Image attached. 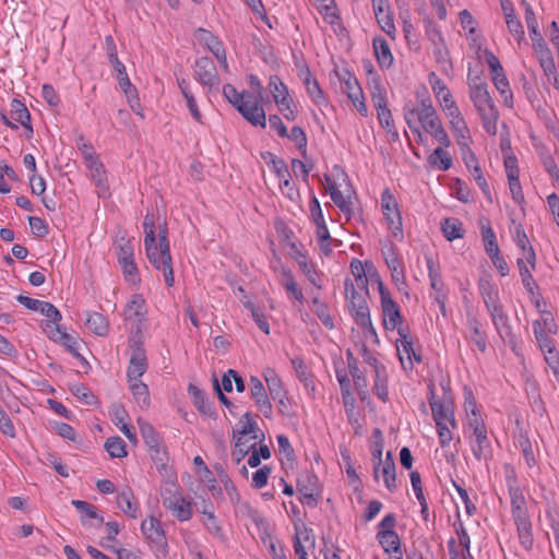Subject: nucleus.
<instances>
[{"label":"nucleus","mask_w":559,"mask_h":559,"mask_svg":"<svg viewBox=\"0 0 559 559\" xmlns=\"http://www.w3.org/2000/svg\"><path fill=\"white\" fill-rule=\"evenodd\" d=\"M348 311L358 326L369 325L371 317L367 300H358V304L348 308Z\"/></svg>","instance_id":"44"},{"label":"nucleus","mask_w":559,"mask_h":559,"mask_svg":"<svg viewBox=\"0 0 559 559\" xmlns=\"http://www.w3.org/2000/svg\"><path fill=\"white\" fill-rule=\"evenodd\" d=\"M493 322V325L496 326L497 329V332L499 333V335L501 336V338L507 342L511 348L515 352V347H516V336L515 334L512 332V328L509 323V318L508 316L506 314L503 317V319L501 320H497V321H492Z\"/></svg>","instance_id":"47"},{"label":"nucleus","mask_w":559,"mask_h":559,"mask_svg":"<svg viewBox=\"0 0 559 559\" xmlns=\"http://www.w3.org/2000/svg\"><path fill=\"white\" fill-rule=\"evenodd\" d=\"M250 393L258 408L266 418H271L273 414V407L269 400L266 390L258 377L252 376L250 378Z\"/></svg>","instance_id":"15"},{"label":"nucleus","mask_w":559,"mask_h":559,"mask_svg":"<svg viewBox=\"0 0 559 559\" xmlns=\"http://www.w3.org/2000/svg\"><path fill=\"white\" fill-rule=\"evenodd\" d=\"M145 299L140 294H134L123 310L126 321H134L138 323L136 334H141L140 324L145 320Z\"/></svg>","instance_id":"17"},{"label":"nucleus","mask_w":559,"mask_h":559,"mask_svg":"<svg viewBox=\"0 0 559 559\" xmlns=\"http://www.w3.org/2000/svg\"><path fill=\"white\" fill-rule=\"evenodd\" d=\"M203 514L206 515V520L204 521V526L207 532L212 534L214 537L219 539L222 543L227 542V536L225 535L223 527L219 522L216 520L214 513L212 511L203 510Z\"/></svg>","instance_id":"53"},{"label":"nucleus","mask_w":559,"mask_h":559,"mask_svg":"<svg viewBox=\"0 0 559 559\" xmlns=\"http://www.w3.org/2000/svg\"><path fill=\"white\" fill-rule=\"evenodd\" d=\"M516 264L519 267L522 284L526 292L528 293L531 301L534 304L537 310H540V307H545L546 302L542 297L538 284L533 277L534 270L527 262L524 261L523 258H518Z\"/></svg>","instance_id":"9"},{"label":"nucleus","mask_w":559,"mask_h":559,"mask_svg":"<svg viewBox=\"0 0 559 559\" xmlns=\"http://www.w3.org/2000/svg\"><path fill=\"white\" fill-rule=\"evenodd\" d=\"M264 380L266 382L270 394L274 401H276L278 396H282L283 394L286 393L283 388L282 380L276 374L274 369L267 368L264 371Z\"/></svg>","instance_id":"45"},{"label":"nucleus","mask_w":559,"mask_h":559,"mask_svg":"<svg viewBox=\"0 0 559 559\" xmlns=\"http://www.w3.org/2000/svg\"><path fill=\"white\" fill-rule=\"evenodd\" d=\"M381 207L383 215L386 219L389 228L392 230L393 235L396 237L397 234H403L402 228V216L399 211V205L395 197L391 193L389 189H385L381 195Z\"/></svg>","instance_id":"10"},{"label":"nucleus","mask_w":559,"mask_h":559,"mask_svg":"<svg viewBox=\"0 0 559 559\" xmlns=\"http://www.w3.org/2000/svg\"><path fill=\"white\" fill-rule=\"evenodd\" d=\"M428 160L432 166L442 171H445L452 167V159L442 147H437L429 156Z\"/></svg>","instance_id":"55"},{"label":"nucleus","mask_w":559,"mask_h":559,"mask_svg":"<svg viewBox=\"0 0 559 559\" xmlns=\"http://www.w3.org/2000/svg\"><path fill=\"white\" fill-rule=\"evenodd\" d=\"M112 68L117 72V80L119 83V86L124 92L126 96L129 99V103H132L133 100L139 102L136 88L131 84L128 73L126 71L124 64L118 59V63H110Z\"/></svg>","instance_id":"26"},{"label":"nucleus","mask_w":559,"mask_h":559,"mask_svg":"<svg viewBox=\"0 0 559 559\" xmlns=\"http://www.w3.org/2000/svg\"><path fill=\"white\" fill-rule=\"evenodd\" d=\"M144 247L150 263L164 273L165 283L168 287L174 285V270L170 254V243L168 239L167 222H158V246L156 243V217L153 211H147L144 221Z\"/></svg>","instance_id":"1"},{"label":"nucleus","mask_w":559,"mask_h":559,"mask_svg":"<svg viewBox=\"0 0 559 559\" xmlns=\"http://www.w3.org/2000/svg\"><path fill=\"white\" fill-rule=\"evenodd\" d=\"M381 310L383 316V326L386 330L393 331L404 329L402 326V314L400 306L393 300L391 294H383L380 298Z\"/></svg>","instance_id":"11"},{"label":"nucleus","mask_w":559,"mask_h":559,"mask_svg":"<svg viewBox=\"0 0 559 559\" xmlns=\"http://www.w3.org/2000/svg\"><path fill=\"white\" fill-rule=\"evenodd\" d=\"M472 441L473 455L477 461H487L491 457V445L487 436V430L473 435Z\"/></svg>","instance_id":"27"},{"label":"nucleus","mask_w":559,"mask_h":559,"mask_svg":"<svg viewBox=\"0 0 559 559\" xmlns=\"http://www.w3.org/2000/svg\"><path fill=\"white\" fill-rule=\"evenodd\" d=\"M129 346L131 350L127 377L128 380H139L147 370V358L143 346L142 335L136 334L130 338Z\"/></svg>","instance_id":"7"},{"label":"nucleus","mask_w":559,"mask_h":559,"mask_svg":"<svg viewBox=\"0 0 559 559\" xmlns=\"http://www.w3.org/2000/svg\"><path fill=\"white\" fill-rule=\"evenodd\" d=\"M165 509L180 522L189 521L192 518V504L183 496L168 501Z\"/></svg>","instance_id":"25"},{"label":"nucleus","mask_w":559,"mask_h":559,"mask_svg":"<svg viewBox=\"0 0 559 559\" xmlns=\"http://www.w3.org/2000/svg\"><path fill=\"white\" fill-rule=\"evenodd\" d=\"M504 168L509 181V188L512 199L515 203L522 204L524 202V194L520 182V171L518 167V159L515 156H507L504 158Z\"/></svg>","instance_id":"13"},{"label":"nucleus","mask_w":559,"mask_h":559,"mask_svg":"<svg viewBox=\"0 0 559 559\" xmlns=\"http://www.w3.org/2000/svg\"><path fill=\"white\" fill-rule=\"evenodd\" d=\"M117 506L128 516L132 519L138 518V503L134 500L133 492L129 487L118 493Z\"/></svg>","instance_id":"34"},{"label":"nucleus","mask_w":559,"mask_h":559,"mask_svg":"<svg viewBox=\"0 0 559 559\" xmlns=\"http://www.w3.org/2000/svg\"><path fill=\"white\" fill-rule=\"evenodd\" d=\"M382 475L386 489L394 492L397 488L396 485V466L391 451L385 454V460L382 461Z\"/></svg>","instance_id":"30"},{"label":"nucleus","mask_w":559,"mask_h":559,"mask_svg":"<svg viewBox=\"0 0 559 559\" xmlns=\"http://www.w3.org/2000/svg\"><path fill=\"white\" fill-rule=\"evenodd\" d=\"M215 469L217 472L218 478L221 483L224 486V489L226 490L230 501L235 504L239 503L240 501V493L238 492L236 486L234 485L233 480L228 476L227 472L222 466H215Z\"/></svg>","instance_id":"51"},{"label":"nucleus","mask_w":559,"mask_h":559,"mask_svg":"<svg viewBox=\"0 0 559 559\" xmlns=\"http://www.w3.org/2000/svg\"><path fill=\"white\" fill-rule=\"evenodd\" d=\"M516 526L518 537L521 546L530 551L534 546V535L531 516L513 520Z\"/></svg>","instance_id":"22"},{"label":"nucleus","mask_w":559,"mask_h":559,"mask_svg":"<svg viewBox=\"0 0 559 559\" xmlns=\"http://www.w3.org/2000/svg\"><path fill=\"white\" fill-rule=\"evenodd\" d=\"M312 304L314 306V313L321 320L324 326L332 329L334 328L333 318L329 312V307L325 302L321 301L318 297L312 299Z\"/></svg>","instance_id":"61"},{"label":"nucleus","mask_w":559,"mask_h":559,"mask_svg":"<svg viewBox=\"0 0 559 559\" xmlns=\"http://www.w3.org/2000/svg\"><path fill=\"white\" fill-rule=\"evenodd\" d=\"M511 514L513 520L528 516V510L526 507V499L521 488L509 491Z\"/></svg>","instance_id":"35"},{"label":"nucleus","mask_w":559,"mask_h":559,"mask_svg":"<svg viewBox=\"0 0 559 559\" xmlns=\"http://www.w3.org/2000/svg\"><path fill=\"white\" fill-rule=\"evenodd\" d=\"M293 248L295 249L294 259L298 263L300 270L305 274V276L308 278V281L314 285L317 288H321V284L319 282L318 272L316 269L314 263L311 261H308V258L306 253L299 249L296 248L295 245H293Z\"/></svg>","instance_id":"23"},{"label":"nucleus","mask_w":559,"mask_h":559,"mask_svg":"<svg viewBox=\"0 0 559 559\" xmlns=\"http://www.w3.org/2000/svg\"><path fill=\"white\" fill-rule=\"evenodd\" d=\"M467 328L472 333V341L476 344L481 353H485L487 349L486 334L481 331V323L477 317L469 314L467 316Z\"/></svg>","instance_id":"37"},{"label":"nucleus","mask_w":559,"mask_h":559,"mask_svg":"<svg viewBox=\"0 0 559 559\" xmlns=\"http://www.w3.org/2000/svg\"><path fill=\"white\" fill-rule=\"evenodd\" d=\"M299 76L301 78L304 85L307 90L309 97L318 106H326L328 98L322 91L318 80L312 76L309 67L305 66L299 70Z\"/></svg>","instance_id":"14"},{"label":"nucleus","mask_w":559,"mask_h":559,"mask_svg":"<svg viewBox=\"0 0 559 559\" xmlns=\"http://www.w3.org/2000/svg\"><path fill=\"white\" fill-rule=\"evenodd\" d=\"M117 260L126 281L133 284L140 282L139 270L134 261V248L130 239H121L117 247Z\"/></svg>","instance_id":"8"},{"label":"nucleus","mask_w":559,"mask_h":559,"mask_svg":"<svg viewBox=\"0 0 559 559\" xmlns=\"http://www.w3.org/2000/svg\"><path fill=\"white\" fill-rule=\"evenodd\" d=\"M104 447L111 457L121 459L128 454L126 450V442L118 436L108 438Z\"/></svg>","instance_id":"56"},{"label":"nucleus","mask_w":559,"mask_h":559,"mask_svg":"<svg viewBox=\"0 0 559 559\" xmlns=\"http://www.w3.org/2000/svg\"><path fill=\"white\" fill-rule=\"evenodd\" d=\"M139 427L142 438L148 449L156 448L162 443L160 436L151 424L139 420Z\"/></svg>","instance_id":"52"},{"label":"nucleus","mask_w":559,"mask_h":559,"mask_svg":"<svg viewBox=\"0 0 559 559\" xmlns=\"http://www.w3.org/2000/svg\"><path fill=\"white\" fill-rule=\"evenodd\" d=\"M72 506L81 513L82 524H86L87 519H96L99 524L104 523V518L98 515L95 506L83 500H72Z\"/></svg>","instance_id":"48"},{"label":"nucleus","mask_w":559,"mask_h":559,"mask_svg":"<svg viewBox=\"0 0 559 559\" xmlns=\"http://www.w3.org/2000/svg\"><path fill=\"white\" fill-rule=\"evenodd\" d=\"M373 392L382 402L385 403L389 401L386 368H377L374 372Z\"/></svg>","instance_id":"43"},{"label":"nucleus","mask_w":559,"mask_h":559,"mask_svg":"<svg viewBox=\"0 0 559 559\" xmlns=\"http://www.w3.org/2000/svg\"><path fill=\"white\" fill-rule=\"evenodd\" d=\"M533 330L538 346L544 353V355L548 354V350L550 348L552 350H557L555 341L548 336V332H546L545 329H543L542 322L539 320H535L533 322Z\"/></svg>","instance_id":"42"},{"label":"nucleus","mask_w":559,"mask_h":559,"mask_svg":"<svg viewBox=\"0 0 559 559\" xmlns=\"http://www.w3.org/2000/svg\"><path fill=\"white\" fill-rule=\"evenodd\" d=\"M51 341L61 343L62 346L72 354L76 359H79L83 365L88 366L87 360L80 354L79 347L80 343L78 340L72 336L71 334L67 333L66 330L62 328L59 330V332H53L51 335L48 336Z\"/></svg>","instance_id":"21"},{"label":"nucleus","mask_w":559,"mask_h":559,"mask_svg":"<svg viewBox=\"0 0 559 559\" xmlns=\"http://www.w3.org/2000/svg\"><path fill=\"white\" fill-rule=\"evenodd\" d=\"M255 447V443H250V439L239 437L235 443V449L231 452L236 463L240 461Z\"/></svg>","instance_id":"64"},{"label":"nucleus","mask_w":559,"mask_h":559,"mask_svg":"<svg viewBox=\"0 0 559 559\" xmlns=\"http://www.w3.org/2000/svg\"><path fill=\"white\" fill-rule=\"evenodd\" d=\"M338 78L345 85V92L348 98L350 100H359V97H361L364 93L355 75L345 70L342 74H338Z\"/></svg>","instance_id":"41"},{"label":"nucleus","mask_w":559,"mask_h":559,"mask_svg":"<svg viewBox=\"0 0 559 559\" xmlns=\"http://www.w3.org/2000/svg\"><path fill=\"white\" fill-rule=\"evenodd\" d=\"M85 325L94 334L102 337L107 336L109 333V321L105 316L96 311L87 313Z\"/></svg>","instance_id":"33"},{"label":"nucleus","mask_w":559,"mask_h":559,"mask_svg":"<svg viewBox=\"0 0 559 559\" xmlns=\"http://www.w3.org/2000/svg\"><path fill=\"white\" fill-rule=\"evenodd\" d=\"M11 116L12 119L20 122L25 129H27L31 134L33 133V127L31 124V114L25 104L22 103L20 99H12Z\"/></svg>","instance_id":"36"},{"label":"nucleus","mask_w":559,"mask_h":559,"mask_svg":"<svg viewBox=\"0 0 559 559\" xmlns=\"http://www.w3.org/2000/svg\"><path fill=\"white\" fill-rule=\"evenodd\" d=\"M324 179L328 183V189L330 191V195H331V199L332 201L335 203V205L346 215L350 216L352 215V212H353V203L352 201L348 199H346L342 191H340L336 187H335V183L332 181L331 177L325 174L324 175Z\"/></svg>","instance_id":"32"},{"label":"nucleus","mask_w":559,"mask_h":559,"mask_svg":"<svg viewBox=\"0 0 559 559\" xmlns=\"http://www.w3.org/2000/svg\"><path fill=\"white\" fill-rule=\"evenodd\" d=\"M318 484V477L311 473H306L297 479V490L301 493L300 501L311 508L318 504V498L314 495V489Z\"/></svg>","instance_id":"16"},{"label":"nucleus","mask_w":559,"mask_h":559,"mask_svg":"<svg viewBox=\"0 0 559 559\" xmlns=\"http://www.w3.org/2000/svg\"><path fill=\"white\" fill-rule=\"evenodd\" d=\"M469 98L481 118L485 131L488 134L495 135L497 133L499 111L488 87H476L475 91H471Z\"/></svg>","instance_id":"3"},{"label":"nucleus","mask_w":559,"mask_h":559,"mask_svg":"<svg viewBox=\"0 0 559 559\" xmlns=\"http://www.w3.org/2000/svg\"><path fill=\"white\" fill-rule=\"evenodd\" d=\"M292 365L294 367V370H295L298 379L304 383L306 389H311L313 391L314 382L307 371V366H306L304 359L300 357H295L294 359H292Z\"/></svg>","instance_id":"57"},{"label":"nucleus","mask_w":559,"mask_h":559,"mask_svg":"<svg viewBox=\"0 0 559 559\" xmlns=\"http://www.w3.org/2000/svg\"><path fill=\"white\" fill-rule=\"evenodd\" d=\"M199 33H200V40L205 44V46L209 48V50L213 55L225 49L223 46V43L216 36H214L211 32L200 28Z\"/></svg>","instance_id":"63"},{"label":"nucleus","mask_w":559,"mask_h":559,"mask_svg":"<svg viewBox=\"0 0 559 559\" xmlns=\"http://www.w3.org/2000/svg\"><path fill=\"white\" fill-rule=\"evenodd\" d=\"M372 81H373V86L371 88V97H372V102L376 107V110L386 108L388 100H386L385 90L381 86L380 81L377 76L373 78Z\"/></svg>","instance_id":"62"},{"label":"nucleus","mask_w":559,"mask_h":559,"mask_svg":"<svg viewBox=\"0 0 559 559\" xmlns=\"http://www.w3.org/2000/svg\"><path fill=\"white\" fill-rule=\"evenodd\" d=\"M195 79L204 86L214 87L221 82L216 66L209 57H201L194 63Z\"/></svg>","instance_id":"12"},{"label":"nucleus","mask_w":559,"mask_h":559,"mask_svg":"<svg viewBox=\"0 0 559 559\" xmlns=\"http://www.w3.org/2000/svg\"><path fill=\"white\" fill-rule=\"evenodd\" d=\"M444 395L442 401L436 400L435 385H429V405L432 412V417L436 423L448 421L452 428H456V421L454 419V405L450 396V390L443 386Z\"/></svg>","instance_id":"6"},{"label":"nucleus","mask_w":559,"mask_h":559,"mask_svg":"<svg viewBox=\"0 0 559 559\" xmlns=\"http://www.w3.org/2000/svg\"><path fill=\"white\" fill-rule=\"evenodd\" d=\"M70 392L86 405H95L98 402L93 392L82 383L70 385Z\"/></svg>","instance_id":"59"},{"label":"nucleus","mask_w":559,"mask_h":559,"mask_svg":"<svg viewBox=\"0 0 559 559\" xmlns=\"http://www.w3.org/2000/svg\"><path fill=\"white\" fill-rule=\"evenodd\" d=\"M86 166L90 169L92 178L96 183L98 197L103 199L109 198V185L104 164L97 157L86 163Z\"/></svg>","instance_id":"18"},{"label":"nucleus","mask_w":559,"mask_h":559,"mask_svg":"<svg viewBox=\"0 0 559 559\" xmlns=\"http://www.w3.org/2000/svg\"><path fill=\"white\" fill-rule=\"evenodd\" d=\"M269 88L276 105H285L287 103V97L290 96L288 87L278 75L270 76Z\"/></svg>","instance_id":"38"},{"label":"nucleus","mask_w":559,"mask_h":559,"mask_svg":"<svg viewBox=\"0 0 559 559\" xmlns=\"http://www.w3.org/2000/svg\"><path fill=\"white\" fill-rule=\"evenodd\" d=\"M427 267L435 301L448 300V293L444 289V284L440 274L435 270L433 260L431 258H427Z\"/></svg>","instance_id":"28"},{"label":"nucleus","mask_w":559,"mask_h":559,"mask_svg":"<svg viewBox=\"0 0 559 559\" xmlns=\"http://www.w3.org/2000/svg\"><path fill=\"white\" fill-rule=\"evenodd\" d=\"M396 515L388 513L378 524L376 538L390 559H403L402 542L395 531Z\"/></svg>","instance_id":"4"},{"label":"nucleus","mask_w":559,"mask_h":559,"mask_svg":"<svg viewBox=\"0 0 559 559\" xmlns=\"http://www.w3.org/2000/svg\"><path fill=\"white\" fill-rule=\"evenodd\" d=\"M513 240L516 246L522 250L523 259L527 262L533 270L536 269V253L532 247L530 239L523 228L522 224H518L513 230Z\"/></svg>","instance_id":"19"},{"label":"nucleus","mask_w":559,"mask_h":559,"mask_svg":"<svg viewBox=\"0 0 559 559\" xmlns=\"http://www.w3.org/2000/svg\"><path fill=\"white\" fill-rule=\"evenodd\" d=\"M450 126L454 136L456 138V142L461 150H465L464 146L468 144V140L471 139L469 129L465 122V119H456L455 121H450Z\"/></svg>","instance_id":"50"},{"label":"nucleus","mask_w":559,"mask_h":559,"mask_svg":"<svg viewBox=\"0 0 559 559\" xmlns=\"http://www.w3.org/2000/svg\"><path fill=\"white\" fill-rule=\"evenodd\" d=\"M372 46L379 66L382 68H390L393 63V55L385 38L381 36L374 37Z\"/></svg>","instance_id":"31"},{"label":"nucleus","mask_w":559,"mask_h":559,"mask_svg":"<svg viewBox=\"0 0 559 559\" xmlns=\"http://www.w3.org/2000/svg\"><path fill=\"white\" fill-rule=\"evenodd\" d=\"M310 533L311 531L308 530L306 526L295 525V535L293 538V543L294 550L295 554L298 556V559H308L306 548L301 543V535L305 534V542H307L310 539Z\"/></svg>","instance_id":"54"},{"label":"nucleus","mask_w":559,"mask_h":559,"mask_svg":"<svg viewBox=\"0 0 559 559\" xmlns=\"http://www.w3.org/2000/svg\"><path fill=\"white\" fill-rule=\"evenodd\" d=\"M441 230L445 239L449 241L464 237L463 224L455 217L444 218L441 223Z\"/></svg>","instance_id":"39"},{"label":"nucleus","mask_w":559,"mask_h":559,"mask_svg":"<svg viewBox=\"0 0 559 559\" xmlns=\"http://www.w3.org/2000/svg\"><path fill=\"white\" fill-rule=\"evenodd\" d=\"M346 359H347L348 370H349L350 376L353 377L356 391H357L359 397L364 401L368 394L367 378L365 377L364 372L360 371V369L358 367L357 359L355 358V356L350 349H348L346 352Z\"/></svg>","instance_id":"20"},{"label":"nucleus","mask_w":559,"mask_h":559,"mask_svg":"<svg viewBox=\"0 0 559 559\" xmlns=\"http://www.w3.org/2000/svg\"><path fill=\"white\" fill-rule=\"evenodd\" d=\"M130 390L141 407H148L150 405V393L148 388L145 383L139 380H128Z\"/></svg>","instance_id":"46"},{"label":"nucleus","mask_w":559,"mask_h":559,"mask_svg":"<svg viewBox=\"0 0 559 559\" xmlns=\"http://www.w3.org/2000/svg\"><path fill=\"white\" fill-rule=\"evenodd\" d=\"M150 455L154 464L156 465V468L162 472L166 471L167 463H168V453L166 450V447L162 443H159L156 448L148 449Z\"/></svg>","instance_id":"60"},{"label":"nucleus","mask_w":559,"mask_h":559,"mask_svg":"<svg viewBox=\"0 0 559 559\" xmlns=\"http://www.w3.org/2000/svg\"><path fill=\"white\" fill-rule=\"evenodd\" d=\"M141 531L156 559L166 558L169 547L159 520L151 515L141 523Z\"/></svg>","instance_id":"5"},{"label":"nucleus","mask_w":559,"mask_h":559,"mask_svg":"<svg viewBox=\"0 0 559 559\" xmlns=\"http://www.w3.org/2000/svg\"><path fill=\"white\" fill-rule=\"evenodd\" d=\"M481 238L487 255L500 251L495 231L489 224L487 226L481 225Z\"/></svg>","instance_id":"58"},{"label":"nucleus","mask_w":559,"mask_h":559,"mask_svg":"<svg viewBox=\"0 0 559 559\" xmlns=\"http://www.w3.org/2000/svg\"><path fill=\"white\" fill-rule=\"evenodd\" d=\"M491 80H492L495 87L497 88V91L499 92L501 97L503 98L504 105L508 107H512L513 106V94L510 88V84H509V81L507 79L504 71L492 75Z\"/></svg>","instance_id":"40"},{"label":"nucleus","mask_w":559,"mask_h":559,"mask_svg":"<svg viewBox=\"0 0 559 559\" xmlns=\"http://www.w3.org/2000/svg\"><path fill=\"white\" fill-rule=\"evenodd\" d=\"M38 312L47 318L44 330L48 336L53 332H59V330L62 329V326L59 324L62 319L61 312L52 304L44 301Z\"/></svg>","instance_id":"24"},{"label":"nucleus","mask_w":559,"mask_h":559,"mask_svg":"<svg viewBox=\"0 0 559 559\" xmlns=\"http://www.w3.org/2000/svg\"><path fill=\"white\" fill-rule=\"evenodd\" d=\"M223 95L252 126L266 127L265 111L251 93H239L234 85L227 83L223 86Z\"/></svg>","instance_id":"2"},{"label":"nucleus","mask_w":559,"mask_h":559,"mask_svg":"<svg viewBox=\"0 0 559 559\" xmlns=\"http://www.w3.org/2000/svg\"><path fill=\"white\" fill-rule=\"evenodd\" d=\"M188 392L190 393L194 406L198 411L209 417L216 415L213 403L209 402L204 392L194 384H189Z\"/></svg>","instance_id":"29"},{"label":"nucleus","mask_w":559,"mask_h":559,"mask_svg":"<svg viewBox=\"0 0 559 559\" xmlns=\"http://www.w3.org/2000/svg\"><path fill=\"white\" fill-rule=\"evenodd\" d=\"M261 157L267 165H272L273 171L278 180H282V177H290L288 167L282 158H278L271 152L261 153Z\"/></svg>","instance_id":"49"}]
</instances>
